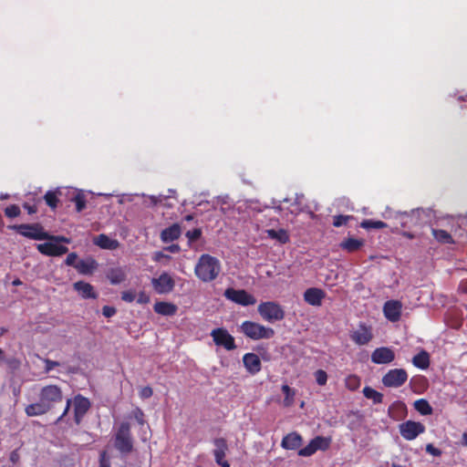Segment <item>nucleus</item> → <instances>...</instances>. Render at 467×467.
Here are the masks:
<instances>
[{"label":"nucleus","mask_w":467,"mask_h":467,"mask_svg":"<svg viewBox=\"0 0 467 467\" xmlns=\"http://www.w3.org/2000/svg\"><path fill=\"white\" fill-rule=\"evenodd\" d=\"M39 400L26 407L25 412L28 417L41 416L47 413L55 406L63 400L61 388L50 384L41 388L38 394Z\"/></svg>","instance_id":"f257e3e1"},{"label":"nucleus","mask_w":467,"mask_h":467,"mask_svg":"<svg viewBox=\"0 0 467 467\" xmlns=\"http://www.w3.org/2000/svg\"><path fill=\"white\" fill-rule=\"evenodd\" d=\"M221 272L220 261L210 254H202L194 267L196 276L202 282L208 283L215 280Z\"/></svg>","instance_id":"f03ea898"},{"label":"nucleus","mask_w":467,"mask_h":467,"mask_svg":"<svg viewBox=\"0 0 467 467\" xmlns=\"http://www.w3.org/2000/svg\"><path fill=\"white\" fill-rule=\"evenodd\" d=\"M71 404H73L74 407V418L77 424L80 423L83 417L86 415V413L88 411L90 408V401L88 400V399L81 395H77L73 400L67 399L66 401L65 410L63 413L60 415V417L57 419V421L62 420L66 417V415L68 413Z\"/></svg>","instance_id":"7ed1b4c3"},{"label":"nucleus","mask_w":467,"mask_h":467,"mask_svg":"<svg viewBox=\"0 0 467 467\" xmlns=\"http://www.w3.org/2000/svg\"><path fill=\"white\" fill-rule=\"evenodd\" d=\"M240 329L247 337L254 340L269 339L275 335L273 328L252 321L243 322Z\"/></svg>","instance_id":"20e7f679"},{"label":"nucleus","mask_w":467,"mask_h":467,"mask_svg":"<svg viewBox=\"0 0 467 467\" xmlns=\"http://www.w3.org/2000/svg\"><path fill=\"white\" fill-rule=\"evenodd\" d=\"M257 311L263 319L267 322L280 321L285 317L283 307L273 301L261 303L257 307Z\"/></svg>","instance_id":"39448f33"},{"label":"nucleus","mask_w":467,"mask_h":467,"mask_svg":"<svg viewBox=\"0 0 467 467\" xmlns=\"http://www.w3.org/2000/svg\"><path fill=\"white\" fill-rule=\"evenodd\" d=\"M115 447L121 453H130L133 449L130 426L128 422H122L115 436Z\"/></svg>","instance_id":"423d86ee"},{"label":"nucleus","mask_w":467,"mask_h":467,"mask_svg":"<svg viewBox=\"0 0 467 467\" xmlns=\"http://www.w3.org/2000/svg\"><path fill=\"white\" fill-rule=\"evenodd\" d=\"M12 229L17 231L21 235L32 240H47L50 234L44 231L38 223L14 225Z\"/></svg>","instance_id":"0eeeda50"},{"label":"nucleus","mask_w":467,"mask_h":467,"mask_svg":"<svg viewBox=\"0 0 467 467\" xmlns=\"http://www.w3.org/2000/svg\"><path fill=\"white\" fill-rule=\"evenodd\" d=\"M408 379V373L403 368L389 369L382 377V384L387 388H400Z\"/></svg>","instance_id":"6e6552de"},{"label":"nucleus","mask_w":467,"mask_h":467,"mask_svg":"<svg viewBox=\"0 0 467 467\" xmlns=\"http://www.w3.org/2000/svg\"><path fill=\"white\" fill-rule=\"evenodd\" d=\"M331 440L323 436H317L304 448L298 451V455L302 457H309L317 451H326L330 445Z\"/></svg>","instance_id":"1a4fd4ad"},{"label":"nucleus","mask_w":467,"mask_h":467,"mask_svg":"<svg viewBox=\"0 0 467 467\" xmlns=\"http://www.w3.org/2000/svg\"><path fill=\"white\" fill-rule=\"evenodd\" d=\"M211 337L216 346L223 347L226 350H234L236 348L234 337L225 328L213 329Z\"/></svg>","instance_id":"9d476101"},{"label":"nucleus","mask_w":467,"mask_h":467,"mask_svg":"<svg viewBox=\"0 0 467 467\" xmlns=\"http://www.w3.org/2000/svg\"><path fill=\"white\" fill-rule=\"evenodd\" d=\"M223 295L228 300L241 306H252L256 303V299L244 289L227 288Z\"/></svg>","instance_id":"9b49d317"},{"label":"nucleus","mask_w":467,"mask_h":467,"mask_svg":"<svg viewBox=\"0 0 467 467\" xmlns=\"http://www.w3.org/2000/svg\"><path fill=\"white\" fill-rule=\"evenodd\" d=\"M425 431V426L417 421L407 420L400 425V435L407 441L416 439Z\"/></svg>","instance_id":"f8f14e48"},{"label":"nucleus","mask_w":467,"mask_h":467,"mask_svg":"<svg viewBox=\"0 0 467 467\" xmlns=\"http://www.w3.org/2000/svg\"><path fill=\"white\" fill-rule=\"evenodd\" d=\"M151 285L157 294L162 295L171 292L175 282L168 273L164 272L159 277L152 278Z\"/></svg>","instance_id":"ddd939ff"},{"label":"nucleus","mask_w":467,"mask_h":467,"mask_svg":"<svg viewBox=\"0 0 467 467\" xmlns=\"http://www.w3.org/2000/svg\"><path fill=\"white\" fill-rule=\"evenodd\" d=\"M214 449L213 450V455L215 462L221 467H230L227 461L224 460L226 452L228 451V444L225 439L217 438L213 441Z\"/></svg>","instance_id":"4468645a"},{"label":"nucleus","mask_w":467,"mask_h":467,"mask_svg":"<svg viewBox=\"0 0 467 467\" xmlns=\"http://www.w3.org/2000/svg\"><path fill=\"white\" fill-rule=\"evenodd\" d=\"M36 248L41 254L49 256H59L67 254L68 251L67 246L57 244L54 241L39 244Z\"/></svg>","instance_id":"2eb2a0df"},{"label":"nucleus","mask_w":467,"mask_h":467,"mask_svg":"<svg viewBox=\"0 0 467 467\" xmlns=\"http://www.w3.org/2000/svg\"><path fill=\"white\" fill-rule=\"evenodd\" d=\"M402 304L398 300H389L384 304L383 313L385 317L391 321L397 322L401 316Z\"/></svg>","instance_id":"dca6fc26"},{"label":"nucleus","mask_w":467,"mask_h":467,"mask_svg":"<svg viewBox=\"0 0 467 467\" xmlns=\"http://www.w3.org/2000/svg\"><path fill=\"white\" fill-rule=\"evenodd\" d=\"M395 358L394 351L386 347L376 348L371 354V361L375 364H389Z\"/></svg>","instance_id":"f3484780"},{"label":"nucleus","mask_w":467,"mask_h":467,"mask_svg":"<svg viewBox=\"0 0 467 467\" xmlns=\"http://www.w3.org/2000/svg\"><path fill=\"white\" fill-rule=\"evenodd\" d=\"M325 297L326 293L322 289L317 287L307 288L304 293V300L313 306H320Z\"/></svg>","instance_id":"a211bd4d"},{"label":"nucleus","mask_w":467,"mask_h":467,"mask_svg":"<svg viewBox=\"0 0 467 467\" xmlns=\"http://www.w3.org/2000/svg\"><path fill=\"white\" fill-rule=\"evenodd\" d=\"M351 339L358 345H366L372 339V333L368 327L360 325L352 332Z\"/></svg>","instance_id":"6ab92c4d"},{"label":"nucleus","mask_w":467,"mask_h":467,"mask_svg":"<svg viewBox=\"0 0 467 467\" xmlns=\"http://www.w3.org/2000/svg\"><path fill=\"white\" fill-rule=\"evenodd\" d=\"M243 362L248 372L256 374L261 370V360L254 353H247L243 357Z\"/></svg>","instance_id":"aec40b11"},{"label":"nucleus","mask_w":467,"mask_h":467,"mask_svg":"<svg viewBox=\"0 0 467 467\" xmlns=\"http://www.w3.org/2000/svg\"><path fill=\"white\" fill-rule=\"evenodd\" d=\"M74 289L81 296V297L88 298H97L98 294L95 292L94 287L84 281L76 282L74 285Z\"/></svg>","instance_id":"412c9836"},{"label":"nucleus","mask_w":467,"mask_h":467,"mask_svg":"<svg viewBox=\"0 0 467 467\" xmlns=\"http://www.w3.org/2000/svg\"><path fill=\"white\" fill-rule=\"evenodd\" d=\"M94 244L102 249L116 250L119 246V242L111 239L106 234H99L94 238Z\"/></svg>","instance_id":"4be33fe9"},{"label":"nucleus","mask_w":467,"mask_h":467,"mask_svg":"<svg viewBox=\"0 0 467 467\" xmlns=\"http://www.w3.org/2000/svg\"><path fill=\"white\" fill-rule=\"evenodd\" d=\"M181 233L180 225L178 223H174L161 231V239L163 243H170L177 240L180 237Z\"/></svg>","instance_id":"5701e85b"},{"label":"nucleus","mask_w":467,"mask_h":467,"mask_svg":"<svg viewBox=\"0 0 467 467\" xmlns=\"http://www.w3.org/2000/svg\"><path fill=\"white\" fill-rule=\"evenodd\" d=\"M301 443L302 437L296 432H292L283 438L281 445L286 450H296Z\"/></svg>","instance_id":"b1692460"},{"label":"nucleus","mask_w":467,"mask_h":467,"mask_svg":"<svg viewBox=\"0 0 467 467\" xmlns=\"http://www.w3.org/2000/svg\"><path fill=\"white\" fill-rule=\"evenodd\" d=\"M97 262L92 258H88L78 261L76 264L75 268L78 271V273L82 275H90L97 268Z\"/></svg>","instance_id":"393cba45"},{"label":"nucleus","mask_w":467,"mask_h":467,"mask_svg":"<svg viewBox=\"0 0 467 467\" xmlns=\"http://www.w3.org/2000/svg\"><path fill=\"white\" fill-rule=\"evenodd\" d=\"M177 306L169 302H157L154 305V311L162 316H173L177 312Z\"/></svg>","instance_id":"a878e982"},{"label":"nucleus","mask_w":467,"mask_h":467,"mask_svg":"<svg viewBox=\"0 0 467 467\" xmlns=\"http://www.w3.org/2000/svg\"><path fill=\"white\" fill-rule=\"evenodd\" d=\"M107 277L112 285H119L125 281L126 273L122 268L116 267L108 272Z\"/></svg>","instance_id":"bb28decb"},{"label":"nucleus","mask_w":467,"mask_h":467,"mask_svg":"<svg viewBox=\"0 0 467 467\" xmlns=\"http://www.w3.org/2000/svg\"><path fill=\"white\" fill-rule=\"evenodd\" d=\"M412 364L420 369H426L430 366V356L428 352L421 350L419 354L414 356Z\"/></svg>","instance_id":"cd10ccee"},{"label":"nucleus","mask_w":467,"mask_h":467,"mask_svg":"<svg viewBox=\"0 0 467 467\" xmlns=\"http://www.w3.org/2000/svg\"><path fill=\"white\" fill-rule=\"evenodd\" d=\"M266 233L270 238L277 240L281 244H285L289 241V235L284 229H269L266 231Z\"/></svg>","instance_id":"c85d7f7f"},{"label":"nucleus","mask_w":467,"mask_h":467,"mask_svg":"<svg viewBox=\"0 0 467 467\" xmlns=\"http://www.w3.org/2000/svg\"><path fill=\"white\" fill-rule=\"evenodd\" d=\"M414 408L417 411H419L421 415H431L432 413V408L430 403L424 400L420 399L414 402Z\"/></svg>","instance_id":"c756f323"},{"label":"nucleus","mask_w":467,"mask_h":467,"mask_svg":"<svg viewBox=\"0 0 467 467\" xmlns=\"http://www.w3.org/2000/svg\"><path fill=\"white\" fill-rule=\"evenodd\" d=\"M363 395L367 399L372 400V401L375 404L381 403L383 400V395L380 392L377 391L376 389H374L370 387H365L363 389Z\"/></svg>","instance_id":"7c9ffc66"},{"label":"nucleus","mask_w":467,"mask_h":467,"mask_svg":"<svg viewBox=\"0 0 467 467\" xmlns=\"http://www.w3.org/2000/svg\"><path fill=\"white\" fill-rule=\"evenodd\" d=\"M362 244L363 243L360 240L348 238L341 244V247L348 252H354L358 250Z\"/></svg>","instance_id":"2f4dec72"},{"label":"nucleus","mask_w":467,"mask_h":467,"mask_svg":"<svg viewBox=\"0 0 467 467\" xmlns=\"http://www.w3.org/2000/svg\"><path fill=\"white\" fill-rule=\"evenodd\" d=\"M432 234L437 241L442 244H451L453 242L451 235L444 230L433 229Z\"/></svg>","instance_id":"473e14b6"},{"label":"nucleus","mask_w":467,"mask_h":467,"mask_svg":"<svg viewBox=\"0 0 467 467\" xmlns=\"http://www.w3.org/2000/svg\"><path fill=\"white\" fill-rule=\"evenodd\" d=\"M282 391L285 394L284 405L285 407H290L294 403V398L296 395L295 390L292 389L288 385H283Z\"/></svg>","instance_id":"72a5a7b5"},{"label":"nucleus","mask_w":467,"mask_h":467,"mask_svg":"<svg viewBox=\"0 0 467 467\" xmlns=\"http://www.w3.org/2000/svg\"><path fill=\"white\" fill-rule=\"evenodd\" d=\"M360 226L364 229H382L387 224L382 221L365 220L360 223Z\"/></svg>","instance_id":"f704fd0d"},{"label":"nucleus","mask_w":467,"mask_h":467,"mask_svg":"<svg viewBox=\"0 0 467 467\" xmlns=\"http://www.w3.org/2000/svg\"><path fill=\"white\" fill-rule=\"evenodd\" d=\"M360 380L357 376H348L346 379V386L350 390H355L358 388Z\"/></svg>","instance_id":"c9c22d12"},{"label":"nucleus","mask_w":467,"mask_h":467,"mask_svg":"<svg viewBox=\"0 0 467 467\" xmlns=\"http://www.w3.org/2000/svg\"><path fill=\"white\" fill-rule=\"evenodd\" d=\"M45 201L47 202V204L51 207L52 209L56 208L57 207V195L55 192H47L46 194H45Z\"/></svg>","instance_id":"e433bc0d"},{"label":"nucleus","mask_w":467,"mask_h":467,"mask_svg":"<svg viewBox=\"0 0 467 467\" xmlns=\"http://www.w3.org/2000/svg\"><path fill=\"white\" fill-rule=\"evenodd\" d=\"M73 202L76 204L77 212L80 213L86 207V200L83 194L78 193L74 198Z\"/></svg>","instance_id":"4c0bfd02"},{"label":"nucleus","mask_w":467,"mask_h":467,"mask_svg":"<svg viewBox=\"0 0 467 467\" xmlns=\"http://www.w3.org/2000/svg\"><path fill=\"white\" fill-rule=\"evenodd\" d=\"M20 213L21 212L19 206L16 204L9 205L5 209V214L9 218L17 217L19 216Z\"/></svg>","instance_id":"58836bf2"},{"label":"nucleus","mask_w":467,"mask_h":467,"mask_svg":"<svg viewBox=\"0 0 467 467\" xmlns=\"http://www.w3.org/2000/svg\"><path fill=\"white\" fill-rule=\"evenodd\" d=\"M315 378H316V380H317V383L319 385V386H324L326 385L327 381V374L325 370L323 369H318L315 372Z\"/></svg>","instance_id":"ea45409f"},{"label":"nucleus","mask_w":467,"mask_h":467,"mask_svg":"<svg viewBox=\"0 0 467 467\" xmlns=\"http://www.w3.org/2000/svg\"><path fill=\"white\" fill-rule=\"evenodd\" d=\"M303 195H296L295 202L291 204L290 212L292 213H298L302 210Z\"/></svg>","instance_id":"a19ab883"},{"label":"nucleus","mask_w":467,"mask_h":467,"mask_svg":"<svg viewBox=\"0 0 467 467\" xmlns=\"http://www.w3.org/2000/svg\"><path fill=\"white\" fill-rule=\"evenodd\" d=\"M185 235L188 238L189 242H193L201 237L202 230L200 228H196L192 231H188Z\"/></svg>","instance_id":"79ce46f5"},{"label":"nucleus","mask_w":467,"mask_h":467,"mask_svg":"<svg viewBox=\"0 0 467 467\" xmlns=\"http://www.w3.org/2000/svg\"><path fill=\"white\" fill-rule=\"evenodd\" d=\"M136 294L132 290L123 291L121 293V299L127 303H131L135 300Z\"/></svg>","instance_id":"37998d69"},{"label":"nucleus","mask_w":467,"mask_h":467,"mask_svg":"<svg viewBox=\"0 0 467 467\" xmlns=\"http://www.w3.org/2000/svg\"><path fill=\"white\" fill-rule=\"evenodd\" d=\"M132 415L140 425H144V423H145L144 413L140 408H136L132 411Z\"/></svg>","instance_id":"c03bdc74"},{"label":"nucleus","mask_w":467,"mask_h":467,"mask_svg":"<svg viewBox=\"0 0 467 467\" xmlns=\"http://www.w3.org/2000/svg\"><path fill=\"white\" fill-rule=\"evenodd\" d=\"M43 361L45 363V372L47 373L50 372L54 368L59 366V362L48 358H45Z\"/></svg>","instance_id":"a18cd8bd"},{"label":"nucleus","mask_w":467,"mask_h":467,"mask_svg":"<svg viewBox=\"0 0 467 467\" xmlns=\"http://www.w3.org/2000/svg\"><path fill=\"white\" fill-rule=\"evenodd\" d=\"M348 220V216L337 215V216H335L333 224L336 227H339V226L346 224Z\"/></svg>","instance_id":"49530a36"},{"label":"nucleus","mask_w":467,"mask_h":467,"mask_svg":"<svg viewBox=\"0 0 467 467\" xmlns=\"http://www.w3.org/2000/svg\"><path fill=\"white\" fill-rule=\"evenodd\" d=\"M116 308L109 306H105L102 308V314L106 317H111L116 314Z\"/></svg>","instance_id":"de8ad7c7"},{"label":"nucleus","mask_w":467,"mask_h":467,"mask_svg":"<svg viewBox=\"0 0 467 467\" xmlns=\"http://www.w3.org/2000/svg\"><path fill=\"white\" fill-rule=\"evenodd\" d=\"M426 451L433 456H441V451L435 448L431 443L426 445Z\"/></svg>","instance_id":"09e8293b"},{"label":"nucleus","mask_w":467,"mask_h":467,"mask_svg":"<svg viewBox=\"0 0 467 467\" xmlns=\"http://www.w3.org/2000/svg\"><path fill=\"white\" fill-rule=\"evenodd\" d=\"M150 302V296L145 292H140L137 297V303L140 305H145Z\"/></svg>","instance_id":"8fccbe9b"},{"label":"nucleus","mask_w":467,"mask_h":467,"mask_svg":"<svg viewBox=\"0 0 467 467\" xmlns=\"http://www.w3.org/2000/svg\"><path fill=\"white\" fill-rule=\"evenodd\" d=\"M152 389L150 387H144L140 391V397L142 399H149L152 396Z\"/></svg>","instance_id":"3c124183"},{"label":"nucleus","mask_w":467,"mask_h":467,"mask_svg":"<svg viewBox=\"0 0 467 467\" xmlns=\"http://www.w3.org/2000/svg\"><path fill=\"white\" fill-rule=\"evenodd\" d=\"M109 466H110V463H109V458L107 457V453H106V451H102L100 453V457H99V467H109Z\"/></svg>","instance_id":"603ef678"},{"label":"nucleus","mask_w":467,"mask_h":467,"mask_svg":"<svg viewBox=\"0 0 467 467\" xmlns=\"http://www.w3.org/2000/svg\"><path fill=\"white\" fill-rule=\"evenodd\" d=\"M48 240L54 241L57 244H59V243L69 244V242H70V240L65 236H55V235H50V238Z\"/></svg>","instance_id":"864d4df0"},{"label":"nucleus","mask_w":467,"mask_h":467,"mask_svg":"<svg viewBox=\"0 0 467 467\" xmlns=\"http://www.w3.org/2000/svg\"><path fill=\"white\" fill-rule=\"evenodd\" d=\"M78 255L75 253L69 254L66 258V264L75 267Z\"/></svg>","instance_id":"5fc2aeb1"},{"label":"nucleus","mask_w":467,"mask_h":467,"mask_svg":"<svg viewBox=\"0 0 467 467\" xmlns=\"http://www.w3.org/2000/svg\"><path fill=\"white\" fill-rule=\"evenodd\" d=\"M216 200H217V203L221 204V206H224V205H228L229 204V196L228 195L218 196L216 198Z\"/></svg>","instance_id":"6e6d98bb"},{"label":"nucleus","mask_w":467,"mask_h":467,"mask_svg":"<svg viewBox=\"0 0 467 467\" xmlns=\"http://www.w3.org/2000/svg\"><path fill=\"white\" fill-rule=\"evenodd\" d=\"M165 249L171 253H178L180 251V246L178 244H171Z\"/></svg>","instance_id":"4d7b16f0"},{"label":"nucleus","mask_w":467,"mask_h":467,"mask_svg":"<svg viewBox=\"0 0 467 467\" xmlns=\"http://www.w3.org/2000/svg\"><path fill=\"white\" fill-rule=\"evenodd\" d=\"M150 199L151 202L155 205L162 201V195H160V196L151 195V196H150Z\"/></svg>","instance_id":"13d9d810"},{"label":"nucleus","mask_w":467,"mask_h":467,"mask_svg":"<svg viewBox=\"0 0 467 467\" xmlns=\"http://www.w3.org/2000/svg\"><path fill=\"white\" fill-rule=\"evenodd\" d=\"M24 208L28 212V213L32 214L36 213V208L35 206H31L27 203L24 204Z\"/></svg>","instance_id":"bf43d9fd"},{"label":"nucleus","mask_w":467,"mask_h":467,"mask_svg":"<svg viewBox=\"0 0 467 467\" xmlns=\"http://www.w3.org/2000/svg\"><path fill=\"white\" fill-rule=\"evenodd\" d=\"M408 213L405 212V213H400V223L401 224L404 226L406 224V221L405 219L408 217Z\"/></svg>","instance_id":"052dcab7"},{"label":"nucleus","mask_w":467,"mask_h":467,"mask_svg":"<svg viewBox=\"0 0 467 467\" xmlns=\"http://www.w3.org/2000/svg\"><path fill=\"white\" fill-rule=\"evenodd\" d=\"M161 257H169V256H168V255H165V254H162L161 252H159V253H156V254H155V257H154V259L158 261V260H159L160 258H161Z\"/></svg>","instance_id":"680f3d73"},{"label":"nucleus","mask_w":467,"mask_h":467,"mask_svg":"<svg viewBox=\"0 0 467 467\" xmlns=\"http://www.w3.org/2000/svg\"><path fill=\"white\" fill-rule=\"evenodd\" d=\"M462 443L467 447V431L462 434Z\"/></svg>","instance_id":"e2e57ef3"},{"label":"nucleus","mask_w":467,"mask_h":467,"mask_svg":"<svg viewBox=\"0 0 467 467\" xmlns=\"http://www.w3.org/2000/svg\"><path fill=\"white\" fill-rule=\"evenodd\" d=\"M228 208H229V207L221 206L220 211H221L223 214H225V213H227Z\"/></svg>","instance_id":"0e129e2a"},{"label":"nucleus","mask_w":467,"mask_h":467,"mask_svg":"<svg viewBox=\"0 0 467 467\" xmlns=\"http://www.w3.org/2000/svg\"><path fill=\"white\" fill-rule=\"evenodd\" d=\"M16 458H17V455H16L15 452H13V453L11 454V461H12V462H16Z\"/></svg>","instance_id":"69168bd1"},{"label":"nucleus","mask_w":467,"mask_h":467,"mask_svg":"<svg viewBox=\"0 0 467 467\" xmlns=\"http://www.w3.org/2000/svg\"><path fill=\"white\" fill-rule=\"evenodd\" d=\"M281 201L278 202V204L275 207L276 210L278 211H281L282 210V207H281Z\"/></svg>","instance_id":"338daca9"},{"label":"nucleus","mask_w":467,"mask_h":467,"mask_svg":"<svg viewBox=\"0 0 467 467\" xmlns=\"http://www.w3.org/2000/svg\"><path fill=\"white\" fill-rule=\"evenodd\" d=\"M192 219H193V216L191 214L185 216L186 221H192Z\"/></svg>","instance_id":"774afa93"}]
</instances>
